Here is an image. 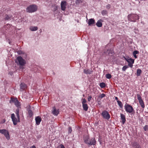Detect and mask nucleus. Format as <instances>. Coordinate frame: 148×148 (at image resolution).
<instances>
[{
    "instance_id": "24",
    "label": "nucleus",
    "mask_w": 148,
    "mask_h": 148,
    "mask_svg": "<svg viewBox=\"0 0 148 148\" xmlns=\"http://www.w3.org/2000/svg\"><path fill=\"white\" fill-rule=\"evenodd\" d=\"M104 52L106 54H112V51L111 50V49H108L107 51H105Z\"/></svg>"
},
{
    "instance_id": "47",
    "label": "nucleus",
    "mask_w": 148,
    "mask_h": 148,
    "mask_svg": "<svg viewBox=\"0 0 148 148\" xmlns=\"http://www.w3.org/2000/svg\"><path fill=\"white\" fill-rule=\"evenodd\" d=\"M134 57L135 58H137V56H136V55H133Z\"/></svg>"
},
{
    "instance_id": "45",
    "label": "nucleus",
    "mask_w": 148,
    "mask_h": 148,
    "mask_svg": "<svg viewBox=\"0 0 148 148\" xmlns=\"http://www.w3.org/2000/svg\"><path fill=\"white\" fill-rule=\"evenodd\" d=\"M18 53L19 54H22L23 53L21 51H18Z\"/></svg>"
},
{
    "instance_id": "49",
    "label": "nucleus",
    "mask_w": 148,
    "mask_h": 148,
    "mask_svg": "<svg viewBox=\"0 0 148 148\" xmlns=\"http://www.w3.org/2000/svg\"><path fill=\"white\" fill-rule=\"evenodd\" d=\"M5 119L3 120V123L5 122Z\"/></svg>"
},
{
    "instance_id": "44",
    "label": "nucleus",
    "mask_w": 148,
    "mask_h": 148,
    "mask_svg": "<svg viewBox=\"0 0 148 148\" xmlns=\"http://www.w3.org/2000/svg\"><path fill=\"white\" fill-rule=\"evenodd\" d=\"M30 148H36V147L35 146L33 145Z\"/></svg>"
},
{
    "instance_id": "42",
    "label": "nucleus",
    "mask_w": 148,
    "mask_h": 148,
    "mask_svg": "<svg viewBox=\"0 0 148 148\" xmlns=\"http://www.w3.org/2000/svg\"><path fill=\"white\" fill-rule=\"evenodd\" d=\"M92 98V97L91 96L88 97V101H90L91 99Z\"/></svg>"
},
{
    "instance_id": "22",
    "label": "nucleus",
    "mask_w": 148,
    "mask_h": 148,
    "mask_svg": "<svg viewBox=\"0 0 148 148\" xmlns=\"http://www.w3.org/2000/svg\"><path fill=\"white\" fill-rule=\"evenodd\" d=\"M29 29L32 31H34L37 30L38 28L36 26H31Z\"/></svg>"
},
{
    "instance_id": "51",
    "label": "nucleus",
    "mask_w": 148,
    "mask_h": 148,
    "mask_svg": "<svg viewBox=\"0 0 148 148\" xmlns=\"http://www.w3.org/2000/svg\"><path fill=\"white\" fill-rule=\"evenodd\" d=\"M22 116H23V113H22Z\"/></svg>"
},
{
    "instance_id": "31",
    "label": "nucleus",
    "mask_w": 148,
    "mask_h": 148,
    "mask_svg": "<svg viewBox=\"0 0 148 148\" xmlns=\"http://www.w3.org/2000/svg\"><path fill=\"white\" fill-rule=\"evenodd\" d=\"M99 86L101 88H103L106 86L105 84L104 83H101L100 84Z\"/></svg>"
},
{
    "instance_id": "35",
    "label": "nucleus",
    "mask_w": 148,
    "mask_h": 148,
    "mask_svg": "<svg viewBox=\"0 0 148 148\" xmlns=\"http://www.w3.org/2000/svg\"><path fill=\"white\" fill-rule=\"evenodd\" d=\"M106 77L107 79H110L111 78L112 76L110 74L108 73L106 75Z\"/></svg>"
},
{
    "instance_id": "16",
    "label": "nucleus",
    "mask_w": 148,
    "mask_h": 148,
    "mask_svg": "<svg viewBox=\"0 0 148 148\" xmlns=\"http://www.w3.org/2000/svg\"><path fill=\"white\" fill-rule=\"evenodd\" d=\"M132 146L134 148H141L140 145L136 142H134L132 144Z\"/></svg>"
},
{
    "instance_id": "3",
    "label": "nucleus",
    "mask_w": 148,
    "mask_h": 148,
    "mask_svg": "<svg viewBox=\"0 0 148 148\" xmlns=\"http://www.w3.org/2000/svg\"><path fill=\"white\" fill-rule=\"evenodd\" d=\"M128 20L133 22H135L136 20L139 19V16L136 14H131L127 16Z\"/></svg>"
},
{
    "instance_id": "13",
    "label": "nucleus",
    "mask_w": 148,
    "mask_h": 148,
    "mask_svg": "<svg viewBox=\"0 0 148 148\" xmlns=\"http://www.w3.org/2000/svg\"><path fill=\"white\" fill-rule=\"evenodd\" d=\"M96 143V141L94 138H92L89 140L88 145H95Z\"/></svg>"
},
{
    "instance_id": "36",
    "label": "nucleus",
    "mask_w": 148,
    "mask_h": 148,
    "mask_svg": "<svg viewBox=\"0 0 148 148\" xmlns=\"http://www.w3.org/2000/svg\"><path fill=\"white\" fill-rule=\"evenodd\" d=\"M139 53V52L138 51H133V55H136V54H138Z\"/></svg>"
},
{
    "instance_id": "7",
    "label": "nucleus",
    "mask_w": 148,
    "mask_h": 148,
    "mask_svg": "<svg viewBox=\"0 0 148 148\" xmlns=\"http://www.w3.org/2000/svg\"><path fill=\"white\" fill-rule=\"evenodd\" d=\"M0 133L3 134L7 140L10 139L9 134L7 130L5 129L0 130Z\"/></svg>"
},
{
    "instance_id": "11",
    "label": "nucleus",
    "mask_w": 148,
    "mask_h": 148,
    "mask_svg": "<svg viewBox=\"0 0 148 148\" xmlns=\"http://www.w3.org/2000/svg\"><path fill=\"white\" fill-rule=\"evenodd\" d=\"M66 2L65 1H62L61 3V10L63 11L65 10L66 9Z\"/></svg>"
},
{
    "instance_id": "30",
    "label": "nucleus",
    "mask_w": 148,
    "mask_h": 148,
    "mask_svg": "<svg viewBox=\"0 0 148 148\" xmlns=\"http://www.w3.org/2000/svg\"><path fill=\"white\" fill-rule=\"evenodd\" d=\"M131 63H129L128 64V66H129L130 67L132 68L133 66V64L134 63V60H131Z\"/></svg>"
},
{
    "instance_id": "17",
    "label": "nucleus",
    "mask_w": 148,
    "mask_h": 148,
    "mask_svg": "<svg viewBox=\"0 0 148 148\" xmlns=\"http://www.w3.org/2000/svg\"><path fill=\"white\" fill-rule=\"evenodd\" d=\"M41 119L40 116H38L35 118L36 124L38 125H39L41 121Z\"/></svg>"
},
{
    "instance_id": "32",
    "label": "nucleus",
    "mask_w": 148,
    "mask_h": 148,
    "mask_svg": "<svg viewBox=\"0 0 148 148\" xmlns=\"http://www.w3.org/2000/svg\"><path fill=\"white\" fill-rule=\"evenodd\" d=\"M143 129L145 131H147L148 132V125H145L143 127Z\"/></svg>"
},
{
    "instance_id": "48",
    "label": "nucleus",
    "mask_w": 148,
    "mask_h": 148,
    "mask_svg": "<svg viewBox=\"0 0 148 148\" xmlns=\"http://www.w3.org/2000/svg\"><path fill=\"white\" fill-rule=\"evenodd\" d=\"M115 99L116 100H118V98L117 97H115Z\"/></svg>"
},
{
    "instance_id": "26",
    "label": "nucleus",
    "mask_w": 148,
    "mask_h": 148,
    "mask_svg": "<svg viewBox=\"0 0 148 148\" xmlns=\"http://www.w3.org/2000/svg\"><path fill=\"white\" fill-rule=\"evenodd\" d=\"M12 18V16L8 15H6L5 17L4 18L5 20H10Z\"/></svg>"
},
{
    "instance_id": "10",
    "label": "nucleus",
    "mask_w": 148,
    "mask_h": 148,
    "mask_svg": "<svg viewBox=\"0 0 148 148\" xmlns=\"http://www.w3.org/2000/svg\"><path fill=\"white\" fill-rule=\"evenodd\" d=\"M10 25H8L4 26L1 29V30L2 32L3 33H6L8 32H9V30H10L8 28V27L10 26Z\"/></svg>"
},
{
    "instance_id": "34",
    "label": "nucleus",
    "mask_w": 148,
    "mask_h": 148,
    "mask_svg": "<svg viewBox=\"0 0 148 148\" xmlns=\"http://www.w3.org/2000/svg\"><path fill=\"white\" fill-rule=\"evenodd\" d=\"M129 66H128L125 65L123 67L122 70L123 71H125V70Z\"/></svg>"
},
{
    "instance_id": "4",
    "label": "nucleus",
    "mask_w": 148,
    "mask_h": 148,
    "mask_svg": "<svg viewBox=\"0 0 148 148\" xmlns=\"http://www.w3.org/2000/svg\"><path fill=\"white\" fill-rule=\"evenodd\" d=\"M37 6L35 5H30L26 9V11L29 13H32L36 11L37 9Z\"/></svg>"
},
{
    "instance_id": "8",
    "label": "nucleus",
    "mask_w": 148,
    "mask_h": 148,
    "mask_svg": "<svg viewBox=\"0 0 148 148\" xmlns=\"http://www.w3.org/2000/svg\"><path fill=\"white\" fill-rule=\"evenodd\" d=\"M12 102L14 103L16 106L18 107L17 108H18L19 109V107L20 106V104L17 98H11L10 101V103Z\"/></svg>"
},
{
    "instance_id": "6",
    "label": "nucleus",
    "mask_w": 148,
    "mask_h": 148,
    "mask_svg": "<svg viewBox=\"0 0 148 148\" xmlns=\"http://www.w3.org/2000/svg\"><path fill=\"white\" fill-rule=\"evenodd\" d=\"M103 118L107 120H109L110 118V115L108 112L106 110L103 111L101 114Z\"/></svg>"
},
{
    "instance_id": "12",
    "label": "nucleus",
    "mask_w": 148,
    "mask_h": 148,
    "mask_svg": "<svg viewBox=\"0 0 148 148\" xmlns=\"http://www.w3.org/2000/svg\"><path fill=\"white\" fill-rule=\"evenodd\" d=\"M120 116L121 122L123 124H124L126 121V119L125 116L124 114L122 113H121Z\"/></svg>"
},
{
    "instance_id": "18",
    "label": "nucleus",
    "mask_w": 148,
    "mask_h": 148,
    "mask_svg": "<svg viewBox=\"0 0 148 148\" xmlns=\"http://www.w3.org/2000/svg\"><path fill=\"white\" fill-rule=\"evenodd\" d=\"M102 21L101 19L99 20L96 23V25L98 27H101L102 26Z\"/></svg>"
},
{
    "instance_id": "28",
    "label": "nucleus",
    "mask_w": 148,
    "mask_h": 148,
    "mask_svg": "<svg viewBox=\"0 0 148 148\" xmlns=\"http://www.w3.org/2000/svg\"><path fill=\"white\" fill-rule=\"evenodd\" d=\"M101 13L104 16L108 14V12L106 10H104L101 11Z\"/></svg>"
},
{
    "instance_id": "19",
    "label": "nucleus",
    "mask_w": 148,
    "mask_h": 148,
    "mask_svg": "<svg viewBox=\"0 0 148 148\" xmlns=\"http://www.w3.org/2000/svg\"><path fill=\"white\" fill-rule=\"evenodd\" d=\"M84 141L85 143L88 145L89 142V137L88 136H85L84 138Z\"/></svg>"
},
{
    "instance_id": "43",
    "label": "nucleus",
    "mask_w": 148,
    "mask_h": 148,
    "mask_svg": "<svg viewBox=\"0 0 148 148\" xmlns=\"http://www.w3.org/2000/svg\"><path fill=\"white\" fill-rule=\"evenodd\" d=\"M72 131L71 128L70 127H69V133H71V132Z\"/></svg>"
},
{
    "instance_id": "39",
    "label": "nucleus",
    "mask_w": 148,
    "mask_h": 148,
    "mask_svg": "<svg viewBox=\"0 0 148 148\" xmlns=\"http://www.w3.org/2000/svg\"><path fill=\"white\" fill-rule=\"evenodd\" d=\"M105 96V95L104 94H102L99 96V97L101 98H102L103 97H104Z\"/></svg>"
},
{
    "instance_id": "9",
    "label": "nucleus",
    "mask_w": 148,
    "mask_h": 148,
    "mask_svg": "<svg viewBox=\"0 0 148 148\" xmlns=\"http://www.w3.org/2000/svg\"><path fill=\"white\" fill-rule=\"evenodd\" d=\"M137 99L141 107L143 108H144L145 107L144 102L140 95H137Z\"/></svg>"
},
{
    "instance_id": "23",
    "label": "nucleus",
    "mask_w": 148,
    "mask_h": 148,
    "mask_svg": "<svg viewBox=\"0 0 148 148\" xmlns=\"http://www.w3.org/2000/svg\"><path fill=\"white\" fill-rule=\"evenodd\" d=\"M82 107L84 110L85 111H87L88 110V106L86 103L82 104Z\"/></svg>"
},
{
    "instance_id": "33",
    "label": "nucleus",
    "mask_w": 148,
    "mask_h": 148,
    "mask_svg": "<svg viewBox=\"0 0 148 148\" xmlns=\"http://www.w3.org/2000/svg\"><path fill=\"white\" fill-rule=\"evenodd\" d=\"M82 105L84 104H86V103L87 102V101L85 99L82 98Z\"/></svg>"
},
{
    "instance_id": "27",
    "label": "nucleus",
    "mask_w": 148,
    "mask_h": 148,
    "mask_svg": "<svg viewBox=\"0 0 148 148\" xmlns=\"http://www.w3.org/2000/svg\"><path fill=\"white\" fill-rule=\"evenodd\" d=\"M117 102L120 107L122 108L123 106V105L121 102L119 100H117Z\"/></svg>"
},
{
    "instance_id": "14",
    "label": "nucleus",
    "mask_w": 148,
    "mask_h": 148,
    "mask_svg": "<svg viewBox=\"0 0 148 148\" xmlns=\"http://www.w3.org/2000/svg\"><path fill=\"white\" fill-rule=\"evenodd\" d=\"M52 113L53 114L55 115H57L59 113L58 110H56L55 107H53V108Z\"/></svg>"
},
{
    "instance_id": "21",
    "label": "nucleus",
    "mask_w": 148,
    "mask_h": 148,
    "mask_svg": "<svg viewBox=\"0 0 148 148\" xmlns=\"http://www.w3.org/2000/svg\"><path fill=\"white\" fill-rule=\"evenodd\" d=\"M92 72L91 70L88 69H84V73L87 74H90Z\"/></svg>"
},
{
    "instance_id": "38",
    "label": "nucleus",
    "mask_w": 148,
    "mask_h": 148,
    "mask_svg": "<svg viewBox=\"0 0 148 148\" xmlns=\"http://www.w3.org/2000/svg\"><path fill=\"white\" fill-rule=\"evenodd\" d=\"M111 5L110 4H108L106 6V8L107 9H109L111 8Z\"/></svg>"
},
{
    "instance_id": "50",
    "label": "nucleus",
    "mask_w": 148,
    "mask_h": 148,
    "mask_svg": "<svg viewBox=\"0 0 148 148\" xmlns=\"http://www.w3.org/2000/svg\"><path fill=\"white\" fill-rule=\"evenodd\" d=\"M83 97H84V95H83Z\"/></svg>"
},
{
    "instance_id": "41",
    "label": "nucleus",
    "mask_w": 148,
    "mask_h": 148,
    "mask_svg": "<svg viewBox=\"0 0 148 148\" xmlns=\"http://www.w3.org/2000/svg\"><path fill=\"white\" fill-rule=\"evenodd\" d=\"M134 60L133 59H132V58H129V60H127V62H128V64L129 63H131V60Z\"/></svg>"
},
{
    "instance_id": "29",
    "label": "nucleus",
    "mask_w": 148,
    "mask_h": 148,
    "mask_svg": "<svg viewBox=\"0 0 148 148\" xmlns=\"http://www.w3.org/2000/svg\"><path fill=\"white\" fill-rule=\"evenodd\" d=\"M28 114L30 117H32L33 114V112L31 110H29L28 111Z\"/></svg>"
},
{
    "instance_id": "1",
    "label": "nucleus",
    "mask_w": 148,
    "mask_h": 148,
    "mask_svg": "<svg viewBox=\"0 0 148 148\" xmlns=\"http://www.w3.org/2000/svg\"><path fill=\"white\" fill-rule=\"evenodd\" d=\"M20 111L19 109L18 108L16 110V115L17 119L15 117L14 114H12L11 115V117L13 123L14 125H16L17 124V122H20V117L19 114V112Z\"/></svg>"
},
{
    "instance_id": "20",
    "label": "nucleus",
    "mask_w": 148,
    "mask_h": 148,
    "mask_svg": "<svg viewBox=\"0 0 148 148\" xmlns=\"http://www.w3.org/2000/svg\"><path fill=\"white\" fill-rule=\"evenodd\" d=\"M95 21L94 19L91 18L89 19V21L88 23V24L89 25H91L94 24L95 23Z\"/></svg>"
},
{
    "instance_id": "2",
    "label": "nucleus",
    "mask_w": 148,
    "mask_h": 148,
    "mask_svg": "<svg viewBox=\"0 0 148 148\" xmlns=\"http://www.w3.org/2000/svg\"><path fill=\"white\" fill-rule=\"evenodd\" d=\"M15 62L20 65V68L22 69H23L24 66L26 64L25 60L21 56L18 57L15 60Z\"/></svg>"
},
{
    "instance_id": "5",
    "label": "nucleus",
    "mask_w": 148,
    "mask_h": 148,
    "mask_svg": "<svg viewBox=\"0 0 148 148\" xmlns=\"http://www.w3.org/2000/svg\"><path fill=\"white\" fill-rule=\"evenodd\" d=\"M124 107L125 111L127 112L130 113L134 111V110L132 106L126 103Z\"/></svg>"
},
{
    "instance_id": "25",
    "label": "nucleus",
    "mask_w": 148,
    "mask_h": 148,
    "mask_svg": "<svg viewBox=\"0 0 148 148\" xmlns=\"http://www.w3.org/2000/svg\"><path fill=\"white\" fill-rule=\"evenodd\" d=\"M142 73V71L141 70L139 69H137V76H139Z\"/></svg>"
},
{
    "instance_id": "37",
    "label": "nucleus",
    "mask_w": 148,
    "mask_h": 148,
    "mask_svg": "<svg viewBox=\"0 0 148 148\" xmlns=\"http://www.w3.org/2000/svg\"><path fill=\"white\" fill-rule=\"evenodd\" d=\"M57 148H65V147L63 145L60 144L57 147Z\"/></svg>"
},
{
    "instance_id": "40",
    "label": "nucleus",
    "mask_w": 148,
    "mask_h": 148,
    "mask_svg": "<svg viewBox=\"0 0 148 148\" xmlns=\"http://www.w3.org/2000/svg\"><path fill=\"white\" fill-rule=\"evenodd\" d=\"M82 0H76V2L77 4H78L80 3H82Z\"/></svg>"
},
{
    "instance_id": "46",
    "label": "nucleus",
    "mask_w": 148,
    "mask_h": 148,
    "mask_svg": "<svg viewBox=\"0 0 148 148\" xmlns=\"http://www.w3.org/2000/svg\"><path fill=\"white\" fill-rule=\"evenodd\" d=\"M124 58L127 61V60H129V58H125V57H124Z\"/></svg>"
},
{
    "instance_id": "15",
    "label": "nucleus",
    "mask_w": 148,
    "mask_h": 148,
    "mask_svg": "<svg viewBox=\"0 0 148 148\" xmlns=\"http://www.w3.org/2000/svg\"><path fill=\"white\" fill-rule=\"evenodd\" d=\"M20 90L23 91L25 90L27 88V86L24 83H21L20 84Z\"/></svg>"
}]
</instances>
